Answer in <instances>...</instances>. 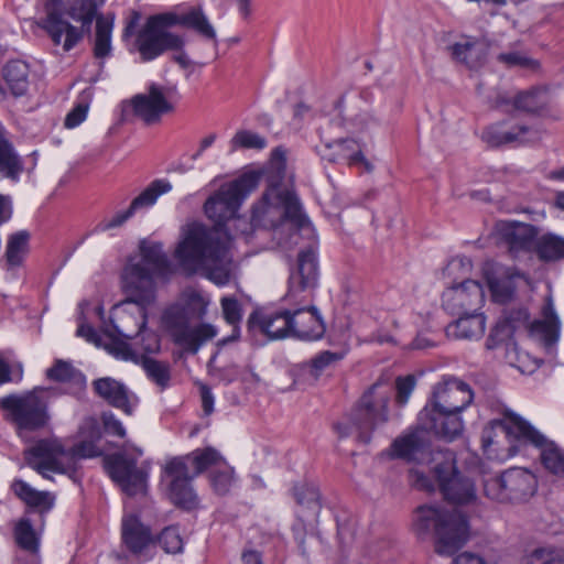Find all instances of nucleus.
<instances>
[{
	"instance_id": "nucleus-51",
	"label": "nucleus",
	"mask_w": 564,
	"mask_h": 564,
	"mask_svg": "<svg viewBox=\"0 0 564 564\" xmlns=\"http://www.w3.org/2000/svg\"><path fill=\"white\" fill-rule=\"evenodd\" d=\"M294 496L299 505L311 509H319V491L314 484H303L294 487Z\"/></svg>"
},
{
	"instance_id": "nucleus-10",
	"label": "nucleus",
	"mask_w": 564,
	"mask_h": 564,
	"mask_svg": "<svg viewBox=\"0 0 564 564\" xmlns=\"http://www.w3.org/2000/svg\"><path fill=\"white\" fill-rule=\"evenodd\" d=\"M284 167L279 169L276 175L269 177V185L261 199L252 207V220H261L272 209L281 208L282 217L290 220L296 228H303L308 224V219L302 210L296 195L282 189L280 183L283 178Z\"/></svg>"
},
{
	"instance_id": "nucleus-22",
	"label": "nucleus",
	"mask_w": 564,
	"mask_h": 564,
	"mask_svg": "<svg viewBox=\"0 0 564 564\" xmlns=\"http://www.w3.org/2000/svg\"><path fill=\"white\" fill-rule=\"evenodd\" d=\"M134 116L145 124L151 126L161 121L162 116L174 110V106L165 96L163 87L151 84L148 93L138 94L131 99Z\"/></svg>"
},
{
	"instance_id": "nucleus-14",
	"label": "nucleus",
	"mask_w": 564,
	"mask_h": 564,
	"mask_svg": "<svg viewBox=\"0 0 564 564\" xmlns=\"http://www.w3.org/2000/svg\"><path fill=\"white\" fill-rule=\"evenodd\" d=\"M462 413L460 411L425 404L417 415L421 426L426 429L429 433L445 442H453L460 437L465 430Z\"/></svg>"
},
{
	"instance_id": "nucleus-42",
	"label": "nucleus",
	"mask_w": 564,
	"mask_h": 564,
	"mask_svg": "<svg viewBox=\"0 0 564 564\" xmlns=\"http://www.w3.org/2000/svg\"><path fill=\"white\" fill-rule=\"evenodd\" d=\"M24 458H59L66 455V449L55 436L36 440L24 449Z\"/></svg>"
},
{
	"instance_id": "nucleus-7",
	"label": "nucleus",
	"mask_w": 564,
	"mask_h": 564,
	"mask_svg": "<svg viewBox=\"0 0 564 564\" xmlns=\"http://www.w3.org/2000/svg\"><path fill=\"white\" fill-rule=\"evenodd\" d=\"M508 440V456L539 458H564V448L549 438L529 421L513 412H506L502 420L495 421Z\"/></svg>"
},
{
	"instance_id": "nucleus-35",
	"label": "nucleus",
	"mask_w": 564,
	"mask_h": 564,
	"mask_svg": "<svg viewBox=\"0 0 564 564\" xmlns=\"http://www.w3.org/2000/svg\"><path fill=\"white\" fill-rule=\"evenodd\" d=\"M2 77L14 98L25 96L30 86V66L22 59H11L2 68Z\"/></svg>"
},
{
	"instance_id": "nucleus-5",
	"label": "nucleus",
	"mask_w": 564,
	"mask_h": 564,
	"mask_svg": "<svg viewBox=\"0 0 564 564\" xmlns=\"http://www.w3.org/2000/svg\"><path fill=\"white\" fill-rule=\"evenodd\" d=\"M412 527L420 538L433 531L435 552L442 556L454 555L471 538L469 519L457 509L420 506L414 512Z\"/></svg>"
},
{
	"instance_id": "nucleus-23",
	"label": "nucleus",
	"mask_w": 564,
	"mask_h": 564,
	"mask_svg": "<svg viewBox=\"0 0 564 564\" xmlns=\"http://www.w3.org/2000/svg\"><path fill=\"white\" fill-rule=\"evenodd\" d=\"M496 234L511 256L517 258L521 252L534 251L539 229L519 221H499L496 225Z\"/></svg>"
},
{
	"instance_id": "nucleus-53",
	"label": "nucleus",
	"mask_w": 564,
	"mask_h": 564,
	"mask_svg": "<svg viewBox=\"0 0 564 564\" xmlns=\"http://www.w3.org/2000/svg\"><path fill=\"white\" fill-rule=\"evenodd\" d=\"M500 555L496 552H487L479 555L465 551L453 558L452 564H498Z\"/></svg>"
},
{
	"instance_id": "nucleus-56",
	"label": "nucleus",
	"mask_w": 564,
	"mask_h": 564,
	"mask_svg": "<svg viewBox=\"0 0 564 564\" xmlns=\"http://www.w3.org/2000/svg\"><path fill=\"white\" fill-rule=\"evenodd\" d=\"M88 109V101L85 99L79 100L66 115L64 126L68 129L78 127L86 119Z\"/></svg>"
},
{
	"instance_id": "nucleus-59",
	"label": "nucleus",
	"mask_w": 564,
	"mask_h": 564,
	"mask_svg": "<svg viewBox=\"0 0 564 564\" xmlns=\"http://www.w3.org/2000/svg\"><path fill=\"white\" fill-rule=\"evenodd\" d=\"M101 421L104 429L108 434L117 435L120 437H123L126 435V430L122 423L120 422V420L116 417V415L112 412H104L101 415Z\"/></svg>"
},
{
	"instance_id": "nucleus-2",
	"label": "nucleus",
	"mask_w": 564,
	"mask_h": 564,
	"mask_svg": "<svg viewBox=\"0 0 564 564\" xmlns=\"http://www.w3.org/2000/svg\"><path fill=\"white\" fill-rule=\"evenodd\" d=\"M411 487L433 492L440 489L444 498L456 505H468L477 499L475 477L479 476L484 495L498 503H519L532 497L538 488L533 473L513 467L494 473L487 460H409Z\"/></svg>"
},
{
	"instance_id": "nucleus-61",
	"label": "nucleus",
	"mask_w": 564,
	"mask_h": 564,
	"mask_svg": "<svg viewBox=\"0 0 564 564\" xmlns=\"http://www.w3.org/2000/svg\"><path fill=\"white\" fill-rule=\"evenodd\" d=\"M207 302L204 297L198 293H193L188 300V306L196 312L197 318H203L207 312Z\"/></svg>"
},
{
	"instance_id": "nucleus-39",
	"label": "nucleus",
	"mask_w": 564,
	"mask_h": 564,
	"mask_svg": "<svg viewBox=\"0 0 564 564\" xmlns=\"http://www.w3.org/2000/svg\"><path fill=\"white\" fill-rule=\"evenodd\" d=\"M30 467L42 477L54 480V475H67L75 479L77 460H29Z\"/></svg>"
},
{
	"instance_id": "nucleus-47",
	"label": "nucleus",
	"mask_w": 564,
	"mask_h": 564,
	"mask_svg": "<svg viewBox=\"0 0 564 564\" xmlns=\"http://www.w3.org/2000/svg\"><path fill=\"white\" fill-rule=\"evenodd\" d=\"M509 102L512 104L514 109L529 113H540L545 108V104L536 89L520 91L512 100L505 98L499 100L500 105Z\"/></svg>"
},
{
	"instance_id": "nucleus-64",
	"label": "nucleus",
	"mask_w": 564,
	"mask_h": 564,
	"mask_svg": "<svg viewBox=\"0 0 564 564\" xmlns=\"http://www.w3.org/2000/svg\"><path fill=\"white\" fill-rule=\"evenodd\" d=\"M76 335L84 337L89 343H97L99 339L96 329L88 324H80L76 330Z\"/></svg>"
},
{
	"instance_id": "nucleus-62",
	"label": "nucleus",
	"mask_w": 564,
	"mask_h": 564,
	"mask_svg": "<svg viewBox=\"0 0 564 564\" xmlns=\"http://www.w3.org/2000/svg\"><path fill=\"white\" fill-rule=\"evenodd\" d=\"M202 408L206 415H210L214 411V395L209 387H200Z\"/></svg>"
},
{
	"instance_id": "nucleus-32",
	"label": "nucleus",
	"mask_w": 564,
	"mask_h": 564,
	"mask_svg": "<svg viewBox=\"0 0 564 564\" xmlns=\"http://www.w3.org/2000/svg\"><path fill=\"white\" fill-rule=\"evenodd\" d=\"M65 15L75 22H79L80 26L73 28L80 34V42L86 34L91 31L94 20L97 21V4L95 0H66L63 9V18Z\"/></svg>"
},
{
	"instance_id": "nucleus-60",
	"label": "nucleus",
	"mask_w": 564,
	"mask_h": 564,
	"mask_svg": "<svg viewBox=\"0 0 564 564\" xmlns=\"http://www.w3.org/2000/svg\"><path fill=\"white\" fill-rule=\"evenodd\" d=\"M142 455L143 449L141 447L127 443L124 444L120 453H117L115 455H107L104 456L102 458H138L139 456Z\"/></svg>"
},
{
	"instance_id": "nucleus-24",
	"label": "nucleus",
	"mask_w": 564,
	"mask_h": 564,
	"mask_svg": "<svg viewBox=\"0 0 564 564\" xmlns=\"http://www.w3.org/2000/svg\"><path fill=\"white\" fill-rule=\"evenodd\" d=\"M292 310V337L302 340H317L325 334V325L317 308L305 303H289Z\"/></svg>"
},
{
	"instance_id": "nucleus-18",
	"label": "nucleus",
	"mask_w": 564,
	"mask_h": 564,
	"mask_svg": "<svg viewBox=\"0 0 564 564\" xmlns=\"http://www.w3.org/2000/svg\"><path fill=\"white\" fill-rule=\"evenodd\" d=\"M481 139L491 148H516L539 141L541 133L529 126L502 120L486 127L482 130Z\"/></svg>"
},
{
	"instance_id": "nucleus-45",
	"label": "nucleus",
	"mask_w": 564,
	"mask_h": 564,
	"mask_svg": "<svg viewBox=\"0 0 564 564\" xmlns=\"http://www.w3.org/2000/svg\"><path fill=\"white\" fill-rule=\"evenodd\" d=\"M139 365L142 366L147 377L160 387L161 390H164L170 386L171 368L167 362L156 360L149 356H143Z\"/></svg>"
},
{
	"instance_id": "nucleus-41",
	"label": "nucleus",
	"mask_w": 564,
	"mask_h": 564,
	"mask_svg": "<svg viewBox=\"0 0 564 564\" xmlns=\"http://www.w3.org/2000/svg\"><path fill=\"white\" fill-rule=\"evenodd\" d=\"M30 232L20 230L9 236L4 253L6 262L9 268L22 264L24 257L29 252Z\"/></svg>"
},
{
	"instance_id": "nucleus-15",
	"label": "nucleus",
	"mask_w": 564,
	"mask_h": 564,
	"mask_svg": "<svg viewBox=\"0 0 564 564\" xmlns=\"http://www.w3.org/2000/svg\"><path fill=\"white\" fill-rule=\"evenodd\" d=\"M172 184L166 178H156L152 181L138 196H135L129 207L124 210L115 213L111 217L105 218L94 229L97 232H104L113 228L121 227L135 213L152 207L158 198L171 192Z\"/></svg>"
},
{
	"instance_id": "nucleus-43",
	"label": "nucleus",
	"mask_w": 564,
	"mask_h": 564,
	"mask_svg": "<svg viewBox=\"0 0 564 564\" xmlns=\"http://www.w3.org/2000/svg\"><path fill=\"white\" fill-rule=\"evenodd\" d=\"M564 237L555 234H545L538 237L534 252L538 258L544 262L561 261Z\"/></svg>"
},
{
	"instance_id": "nucleus-38",
	"label": "nucleus",
	"mask_w": 564,
	"mask_h": 564,
	"mask_svg": "<svg viewBox=\"0 0 564 564\" xmlns=\"http://www.w3.org/2000/svg\"><path fill=\"white\" fill-rule=\"evenodd\" d=\"M11 489L17 497L31 508H36L41 512H46L53 508L54 497L50 492L39 491L21 479L14 480Z\"/></svg>"
},
{
	"instance_id": "nucleus-29",
	"label": "nucleus",
	"mask_w": 564,
	"mask_h": 564,
	"mask_svg": "<svg viewBox=\"0 0 564 564\" xmlns=\"http://www.w3.org/2000/svg\"><path fill=\"white\" fill-rule=\"evenodd\" d=\"M429 432L416 421V425L398 436L390 446V458H414L430 449Z\"/></svg>"
},
{
	"instance_id": "nucleus-4",
	"label": "nucleus",
	"mask_w": 564,
	"mask_h": 564,
	"mask_svg": "<svg viewBox=\"0 0 564 564\" xmlns=\"http://www.w3.org/2000/svg\"><path fill=\"white\" fill-rule=\"evenodd\" d=\"M140 258L130 259L121 273V284L126 304L151 305L155 301V279L165 278L171 272L170 260L158 241L142 240L139 245Z\"/></svg>"
},
{
	"instance_id": "nucleus-44",
	"label": "nucleus",
	"mask_w": 564,
	"mask_h": 564,
	"mask_svg": "<svg viewBox=\"0 0 564 564\" xmlns=\"http://www.w3.org/2000/svg\"><path fill=\"white\" fill-rule=\"evenodd\" d=\"M221 308L225 321L234 326L232 334L218 341V346H225L231 341L237 340L240 337L239 323L241 321V305L235 297H223Z\"/></svg>"
},
{
	"instance_id": "nucleus-12",
	"label": "nucleus",
	"mask_w": 564,
	"mask_h": 564,
	"mask_svg": "<svg viewBox=\"0 0 564 564\" xmlns=\"http://www.w3.org/2000/svg\"><path fill=\"white\" fill-rule=\"evenodd\" d=\"M163 321L173 343L191 355H196L207 341L214 339L218 334L216 326L208 323L191 325L185 313L177 308L166 311Z\"/></svg>"
},
{
	"instance_id": "nucleus-28",
	"label": "nucleus",
	"mask_w": 564,
	"mask_h": 564,
	"mask_svg": "<svg viewBox=\"0 0 564 564\" xmlns=\"http://www.w3.org/2000/svg\"><path fill=\"white\" fill-rule=\"evenodd\" d=\"M319 153L323 160L332 163L345 161L348 165H362L366 172L373 170V165L364 155L360 144L355 139H338L326 143Z\"/></svg>"
},
{
	"instance_id": "nucleus-20",
	"label": "nucleus",
	"mask_w": 564,
	"mask_h": 564,
	"mask_svg": "<svg viewBox=\"0 0 564 564\" xmlns=\"http://www.w3.org/2000/svg\"><path fill=\"white\" fill-rule=\"evenodd\" d=\"M485 302L482 285L475 280H465L452 285L442 294V306L452 315L477 312Z\"/></svg>"
},
{
	"instance_id": "nucleus-49",
	"label": "nucleus",
	"mask_w": 564,
	"mask_h": 564,
	"mask_svg": "<svg viewBox=\"0 0 564 564\" xmlns=\"http://www.w3.org/2000/svg\"><path fill=\"white\" fill-rule=\"evenodd\" d=\"M344 357L345 354L340 351L324 350L318 352L307 362L310 375L314 379H318L326 369L338 364Z\"/></svg>"
},
{
	"instance_id": "nucleus-13",
	"label": "nucleus",
	"mask_w": 564,
	"mask_h": 564,
	"mask_svg": "<svg viewBox=\"0 0 564 564\" xmlns=\"http://www.w3.org/2000/svg\"><path fill=\"white\" fill-rule=\"evenodd\" d=\"M148 306L149 305H137V318L129 314H120L117 312L116 322L113 321V329L120 337L126 339L140 338V341H138L137 345H140V350L143 352V356L158 354L161 349V340L159 336L154 332L147 329ZM116 310L119 311L117 307Z\"/></svg>"
},
{
	"instance_id": "nucleus-31",
	"label": "nucleus",
	"mask_w": 564,
	"mask_h": 564,
	"mask_svg": "<svg viewBox=\"0 0 564 564\" xmlns=\"http://www.w3.org/2000/svg\"><path fill=\"white\" fill-rule=\"evenodd\" d=\"M529 319L530 313L524 307L510 308L505 311L502 317L491 329L486 340V347L488 349H495L506 338H509L517 328L522 325H527Z\"/></svg>"
},
{
	"instance_id": "nucleus-26",
	"label": "nucleus",
	"mask_w": 564,
	"mask_h": 564,
	"mask_svg": "<svg viewBox=\"0 0 564 564\" xmlns=\"http://www.w3.org/2000/svg\"><path fill=\"white\" fill-rule=\"evenodd\" d=\"M121 541L133 555H143L155 543L149 525L135 513H124L121 519Z\"/></svg>"
},
{
	"instance_id": "nucleus-1",
	"label": "nucleus",
	"mask_w": 564,
	"mask_h": 564,
	"mask_svg": "<svg viewBox=\"0 0 564 564\" xmlns=\"http://www.w3.org/2000/svg\"><path fill=\"white\" fill-rule=\"evenodd\" d=\"M259 183L256 173H245L223 185L204 204L206 216L215 224L212 228L194 225L188 228L175 249V259L186 275L204 272L217 285H226L232 275V237L229 221H241L237 213L242 202Z\"/></svg>"
},
{
	"instance_id": "nucleus-54",
	"label": "nucleus",
	"mask_w": 564,
	"mask_h": 564,
	"mask_svg": "<svg viewBox=\"0 0 564 564\" xmlns=\"http://www.w3.org/2000/svg\"><path fill=\"white\" fill-rule=\"evenodd\" d=\"M111 354L119 359L124 361H132L139 365L143 355L133 349L130 344L124 340H115L110 348Z\"/></svg>"
},
{
	"instance_id": "nucleus-52",
	"label": "nucleus",
	"mask_w": 564,
	"mask_h": 564,
	"mask_svg": "<svg viewBox=\"0 0 564 564\" xmlns=\"http://www.w3.org/2000/svg\"><path fill=\"white\" fill-rule=\"evenodd\" d=\"M231 142L235 147L243 149L261 150L267 145V140L263 137H261L259 133L249 130L238 131L234 135Z\"/></svg>"
},
{
	"instance_id": "nucleus-25",
	"label": "nucleus",
	"mask_w": 564,
	"mask_h": 564,
	"mask_svg": "<svg viewBox=\"0 0 564 564\" xmlns=\"http://www.w3.org/2000/svg\"><path fill=\"white\" fill-rule=\"evenodd\" d=\"M91 386L97 397L127 415H131L139 403V398L124 383L115 378H98L93 381Z\"/></svg>"
},
{
	"instance_id": "nucleus-11",
	"label": "nucleus",
	"mask_w": 564,
	"mask_h": 564,
	"mask_svg": "<svg viewBox=\"0 0 564 564\" xmlns=\"http://www.w3.org/2000/svg\"><path fill=\"white\" fill-rule=\"evenodd\" d=\"M317 251L310 246L301 249L295 264L290 269L288 291L283 297L286 303L312 302L313 294L318 285Z\"/></svg>"
},
{
	"instance_id": "nucleus-57",
	"label": "nucleus",
	"mask_w": 564,
	"mask_h": 564,
	"mask_svg": "<svg viewBox=\"0 0 564 564\" xmlns=\"http://www.w3.org/2000/svg\"><path fill=\"white\" fill-rule=\"evenodd\" d=\"M532 557L542 560V564H564V551L552 547H538L532 552Z\"/></svg>"
},
{
	"instance_id": "nucleus-9",
	"label": "nucleus",
	"mask_w": 564,
	"mask_h": 564,
	"mask_svg": "<svg viewBox=\"0 0 564 564\" xmlns=\"http://www.w3.org/2000/svg\"><path fill=\"white\" fill-rule=\"evenodd\" d=\"M215 460H169L163 467L167 482V497L177 508L191 511L199 506V498L192 487V479L203 473L206 463Z\"/></svg>"
},
{
	"instance_id": "nucleus-48",
	"label": "nucleus",
	"mask_w": 564,
	"mask_h": 564,
	"mask_svg": "<svg viewBox=\"0 0 564 564\" xmlns=\"http://www.w3.org/2000/svg\"><path fill=\"white\" fill-rule=\"evenodd\" d=\"M14 539L17 544L32 553L39 549V538L28 518H22L18 521L14 528Z\"/></svg>"
},
{
	"instance_id": "nucleus-34",
	"label": "nucleus",
	"mask_w": 564,
	"mask_h": 564,
	"mask_svg": "<svg viewBox=\"0 0 564 564\" xmlns=\"http://www.w3.org/2000/svg\"><path fill=\"white\" fill-rule=\"evenodd\" d=\"M486 328V317L481 313H468L451 323L446 333L457 339H479L482 337Z\"/></svg>"
},
{
	"instance_id": "nucleus-58",
	"label": "nucleus",
	"mask_w": 564,
	"mask_h": 564,
	"mask_svg": "<svg viewBox=\"0 0 564 564\" xmlns=\"http://www.w3.org/2000/svg\"><path fill=\"white\" fill-rule=\"evenodd\" d=\"M497 59L508 67H531L533 64L532 59L518 52L501 53L498 55Z\"/></svg>"
},
{
	"instance_id": "nucleus-3",
	"label": "nucleus",
	"mask_w": 564,
	"mask_h": 564,
	"mask_svg": "<svg viewBox=\"0 0 564 564\" xmlns=\"http://www.w3.org/2000/svg\"><path fill=\"white\" fill-rule=\"evenodd\" d=\"M140 15L134 12L123 29V39L135 34L134 48L143 63L151 62L167 51H182L185 46L183 35L171 32L174 26H184L195 31L200 37L218 44L216 30L202 8H192L186 13L173 11L155 13L147 18L144 24L135 33Z\"/></svg>"
},
{
	"instance_id": "nucleus-27",
	"label": "nucleus",
	"mask_w": 564,
	"mask_h": 564,
	"mask_svg": "<svg viewBox=\"0 0 564 564\" xmlns=\"http://www.w3.org/2000/svg\"><path fill=\"white\" fill-rule=\"evenodd\" d=\"M524 278V273L520 272L516 267L496 264L486 271V280L492 300L500 304L512 300L518 281Z\"/></svg>"
},
{
	"instance_id": "nucleus-19",
	"label": "nucleus",
	"mask_w": 564,
	"mask_h": 564,
	"mask_svg": "<svg viewBox=\"0 0 564 564\" xmlns=\"http://www.w3.org/2000/svg\"><path fill=\"white\" fill-rule=\"evenodd\" d=\"M292 310L279 308L273 312H265L256 308L247 321V330L250 334L260 333L270 340H279L292 337Z\"/></svg>"
},
{
	"instance_id": "nucleus-63",
	"label": "nucleus",
	"mask_w": 564,
	"mask_h": 564,
	"mask_svg": "<svg viewBox=\"0 0 564 564\" xmlns=\"http://www.w3.org/2000/svg\"><path fill=\"white\" fill-rule=\"evenodd\" d=\"M100 454L93 451L91 444L82 442L75 446L73 458H96Z\"/></svg>"
},
{
	"instance_id": "nucleus-37",
	"label": "nucleus",
	"mask_w": 564,
	"mask_h": 564,
	"mask_svg": "<svg viewBox=\"0 0 564 564\" xmlns=\"http://www.w3.org/2000/svg\"><path fill=\"white\" fill-rule=\"evenodd\" d=\"M46 377L52 381L70 383L75 393H82L86 390V376L68 361L57 359L46 370Z\"/></svg>"
},
{
	"instance_id": "nucleus-17",
	"label": "nucleus",
	"mask_w": 564,
	"mask_h": 564,
	"mask_svg": "<svg viewBox=\"0 0 564 564\" xmlns=\"http://www.w3.org/2000/svg\"><path fill=\"white\" fill-rule=\"evenodd\" d=\"M45 17L39 26L45 31L55 46L62 45L63 52L72 51L80 43V34L63 18L62 0H46Z\"/></svg>"
},
{
	"instance_id": "nucleus-50",
	"label": "nucleus",
	"mask_w": 564,
	"mask_h": 564,
	"mask_svg": "<svg viewBox=\"0 0 564 564\" xmlns=\"http://www.w3.org/2000/svg\"><path fill=\"white\" fill-rule=\"evenodd\" d=\"M154 540L166 553L177 554L183 551L184 542L178 525L165 527Z\"/></svg>"
},
{
	"instance_id": "nucleus-30",
	"label": "nucleus",
	"mask_w": 564,
	"mask_h": 564,
	"mask_svg": "<svg viewBox=\"0 0 564 564\" xmlns=\"http://www.w3.org/2000/svg\"><path fill=\"white\" fill-rule=\"evenodd\" d=\"M541 319L531 324V330L541 335V340L547 350L557 344L561 334V321L555 311L552 295H547L541 310Z\"/></svg>"
},
{
	"instance_id": "nucleus-33",
	"label": "nucleus",
	"mask_w": 564,
	"mask_h": 564,
	"mask_svg": "<svg viewBox=\"0 0 564 564\" xmlns=\"http://www.w3.org/2000/svg\"><path fill=\"white\" fill-rule=\"evenodd\" d=\"M24 170V163L8 139L6 130L0 124V176L18 182Z\"/></svg>"
},
{
	"instance_id": "nucleus-8",
	"label": "nucleus",
	"mask_w": 564,
	"mask_h": 564,
	"mask_svg": "<svg viewBox=\"0 0 564 564\" xmlns=\"http://www.w3.org/2000/svg\"><path fill=\"white\" fill-rule=\"evenodd\" d=\"M48 389L34 387L23 393H12L0 398V408L7 412L6 419L14 426L19 436L37 432L51 423L48 401L43 393Z\"/></svg>"
},
{
	"instance_id": "nucleus-40",
	"label": "nucleus",
	"mask_w": 564,
	"mask_h": 564,
	"mask_svg": "<svg viewBox=\"0 0 564 564\" xmlns=\"http://www.w3.org/2000/svg\"><path fill=\"white\" fill-rule=\"evenodd\" d=\"M203 471L208 473L209 481L217 494L225 495L229 491L234 481V469L226 460L206 463Z\"/></svg>"
},
{
	"instance_id": "nucleus-55",
	"label": "nucleus",
	"mask_w": 564,
	"mask_h": 564,
	"mask_svg": "<svg viewBox=\"0 0 564 564\" xmlns=\"http://www.w3.org/2000/svg\"><path fill=\"white\" fill-rule=\"evenodd\" d=\"M416 384L415 377L408 375L405 377H398L395 379V402L403 406L409 401L411 393L413 392Z\"/></svg>"
},
{
	"instance_id": "nucleus-36",
	"label": "nucleus",
	"mask_w": 564,
	"mask_h": 564,
	"mask_svg": "<svg viewBox=\"0 0 564 564\" xmlns=\"http://www.w3.org/2000/svg\"><path fill=\"white\" fill-rule=\"evenodd\" d=\"M452 58L469 69L481 67L486 61V48L478 41L457 42L448 47Z\"/></svg>"
},
{
	"instance_id": "nucleus-46",
	"label": "nucleus",
	"mask_w": 564,
	"mask_h": 564,
	"mask_svg": "<svg viewBox=\"0 0 564 564\" xmlns=\"http://www.w3.org/2000/svg\"><path fill=\"white\" fill-rule=\"evenodd\" d=\"M112 21L99 15L96 21V33L94 41V56L96 58L108 57L111 53Z\"/></svg>"
},
{
	"instance_id": "nucleus-21",
	"label": "nucleus",
	"mask_w": 564,
	"mask_h": 564,
	"mask_svg": "<svg viewBox=\"0 0 564 564\" xmlns=\"http://www.w3.org/2000/svg\"><path fill=\"white\" fill-rule=\"evenodd\" d=\"M104 470L127 495L143 494L147 489L148 470L137 460H102Z\"/></svg>"
},
{
	"instance_id": "nucleus-6",
	"label": "nucleus",
	"mask_w": 564,
	"mask_h": 564,
	"mask_svg": "<svg viewBox=\"0 0 564 564\" xmlns=\"http://www.w3.org/2000/svg\"><path fill=\"white\" fill-rule=\"evenodd\" d=\"M389 386L378 380L369 387L340 421L334 424L339 438L354 436L360 445H368L373 432L389 420Z\"/></svg>"
},
{
	"instance_id": "nucleus-16",
	"label": "nucleus",
	"mask_w": 564,
	"mask_h": 564,
	"mask_svg": "<svg viewBox=\"0 0 564 564\" xmlns=\"http://www.w3.org/2000/svg\"><path fill=\"white\" fill-rule=\"evenodd\" d=\"M475 393L464 380L454 376H443L432 388L426 404L441 409L464 412L474 401Z\"/></svg>"
}]
</instances>
